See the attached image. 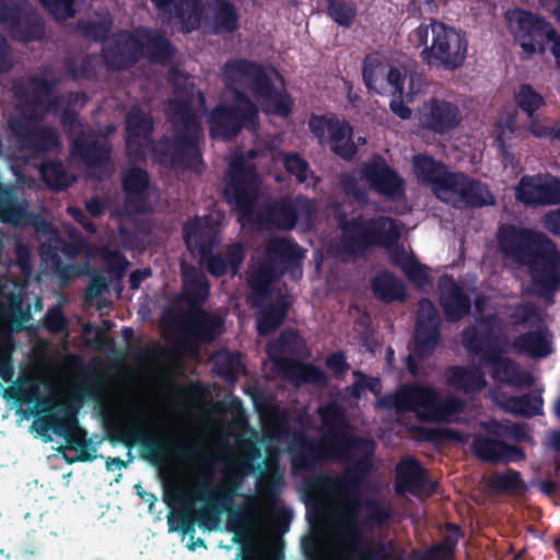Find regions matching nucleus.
Instances as JSON below:
<instances>
[{"label": "nucleus", "instance_id": "obj_1", "mask_svg": "<svg viewBox=\"0 0 560 560\" xmlns=\"http://www.w3.org/2000/svg\"><path fill=\"white\" fill-rule=\"evenodd\" d=\"M166 119L171 136L152 138L153 119L138 107H132L126 116L125 144L131 162H144L148 148H151L155 163L164 167L197 168L202 164L200 141L203 129L192 104L188 101L172 100L166 107Z\"/></svg>", "mask_w": 560, "mask_h": 560}, {"label": "nucleus", "instance_id": "obj_2", "mask_svg": "<svg viewBox=\"0 0 560 560\" xmlns=\"http://www.w3.org/2000/svg\"><path fill=\"white\" fill-rule=\"evenodd\" d=\"M318 415L325 428L323 440H315L304 431L292 433L288 451L294 470H313L326 459L350 462L352 451L361 450L368 444L363 438L345 431L348 420L343 408L338 404L320 407Z\"/></svg>", "mask_w": 560, "mask_h": 560}, {"label": "nucleus", "instance_id": "obj_3", "mask_svg": "<svg viewBox=\"0 0 560 560\" xmlns=\"http://www.w3.org/2000/svg\"><path fill=\"white\" fill-rule=\"evenodd\" d=\"M408 42L415 48H422L420 58L430 68L455 71L467 58L466 33L433 19L430 24L421 23L412 30Z\"/></svg>", "mask_w": 560, "mask_h": 560}, {"label": "nucleus", "instance_id": "obj_4", "mask_svg": "<svg viewBox=\"0 0 560 560\" xmlns=\"http://www.w3.org/2000/svg\"><path fill=\"white\" fill-rule=\"evenodd\" d=\"M479 326L468 325L462 331V346L469 355L478 358L480 365L490 368V376L509 385L530 384L529 373L521 370L511 358L504 357L505 349L500 343L489 317H482Z\"/></svg>", "mask_w": 560, "mask_h": 560}, {"label": "nucleus", "instance_id": "obj_5", "mask_svg": "<svg viewBox=\"0 0 560 560\" xmlns=\"http://www.w3.org/2000/svg\"><path fill=\"white\" fill-rule=\"evenodd\" d=\"M183 230L187 248L198 252L200 262L211 276L221 278L228 273L232 277L240 273L247 255V247L243 242L229 244L223 253L213 254V249L221 242L220 229L214 222L196 217Z\"/></svg>", "mask_w": 560, "mask_h": 560}, {"label": "nucleus", "instance_id": "obj_6", "mask_svg": "<svg viewBox=\"0 0 560 560\" xmlns=\"http://www.w3.org/2000/svg\"><path fill=\"white\" fill-rule=\"evenodd\" d=\"M183 300L190 307L188 320L183 322L180 342L190 347L196 342L211 343L223 329V319L211 314L202 305L210 295V282L202 271L195 267L183 270Z\"/></svg>", "mask_w": 560, "mask_h": 560}, {"label": "nucleus", "instance_id": "obj_7", "mask_svg": "<svg viewBox=\"0 0 560 560\" xmlns=\"http://www.w3.org/2000/svg\"><path fill=\"white\" fill-rule=\"evenodd\" d=\"M340 229V250L352 258L364 257L374 247H389L400 238V230L395 219L380 215L364 219L358 215L348 219L341 214L338 219Z\"/></svg>", "mask_w": 560, "mask_h": 560}, {"label": "nucleus", "instance_id": "obj_8", "mask_svg": "<svg viewBox=\"0 0 560 560\" xmlns=\"http://www.w3.org/2000/svg\"><path fill=\"white\" fill-rule=\"evenodd\" d=\"M226 81L236 83L245 79L250 84L254 96L261 103L266 114L288 117L293 109L291 96L279 91L265 68L248 59H233L224 63L222 68Z\"/></svg>", "mask_w": 560, "mask_h": 560}, {"label": "nucleus", "instance_id": "obj_9", "mask_svg": "<svg viewBox=\"0 0 560 560\" xmlns=\"http://www.w3.org/2000/svg\"><path fill=\"white\" fill-rule=\"evenodd\" d=\"M383 405L399 412H417L425 421H447L463 410L459 398L448 397L441 400L439 393L427 385L408 384L395 395L383 398Z\"/></svg>", "mask_w": 560, "mask_h": 560}, {"label": "nucleus", "instance_id": "obj_10", "mask_svg": "<svg viewBox=\"0 0 560 560\" xmlns=\"http://www.w3.org/2000/svg\"><path fill=\"white\" fill-rule=\"evenodd\" d=\"M306 343L303 337L294 329L281 331L277 340L269 345L268 354L273 365L283 377L296 385L317 384L327 382L325 372L315 364L304 363L285 355L302 357L306 352Z\"/></svg>", "mask_w": 560, "mask_h": 560}, {"label": "nucleus", "instance_id": "obj_11", "mask_svg": "<svg viewBox=\"0 0 560 560\" xmlns=\"http://www.w3.org/2000/svg\"><path fill=\"white\" fill-rule=\"evenodd\" d=\"M209 135L214 140L230 141L245 128L256 130L259 127V112L256 104L244 93H235L234 104L215 105L208 117Z\"/></svg>", "mask_w": 560, "mask_h": 560}, {"label": "nucleus", "instance_id": "obj_12", "mask_svg": "<svg viewBox=\"0 0 560 560\" xmlns=\"http://www.w3.org/2000/svg\"><path fill=\"white\" fill-rule=\"evenodd\" d=\"M259 174L253 163L243 156L230 162L223 196L240 219H252L259 196Z\"/></svg>", "mask_w": 560, "mask_h": 560}, {"label": "nucleus", "instance_id": "obj_13", "mask_svg": "<svg viewBox=\"0 0 560 560\" xmlns=\"http://www.w3.org/2000/svg\"><path fill=\"white\" fill-rule=\"evenodd\" d=\"M364 440L368 444H364L363 448L359 450L364 452L362 457L353 460L342 475L337 477L324 475L316 477L314 487L329 489L346 499L353 508H359L361 504V488L373 469L372 455L374 453V442L368 439Z\"/></svg>", "mask_w": 560, "mask_h": 560}, {"label": "nucleus", "instance_id": "obj_14", "mask_svg": "<svg viewBox=\"0 0 560 560\" xmlns=\"http://www.w3.org/2000/svg\"><path fill=\"white\" fill-rule=\"evenodd\" d=\"M0 25L20 43L42 40L46 25L27 0H0Z\"/></svg>", "mask_w": 560, "mask_h": 560}, {"label": "nucleus", "instance_id": "obj_15", "mask_svg": "<svg viewBox=\"0 0 560 560\" xmlns=\"http://www.w3.org/2000/svg\"><path fill=\"white\" fill-rule=\"evenodd\" d=\"M307 125L320 147H328L335 155L345 161H351L357 155L353 128L347 120L335 114H312Z\"/></svg>", "mask_w": 560, "mask_h": 560}, {"label": "nucleus", "instance_id": "obj_16", "mask_svg": "<svg viewBox=\"0 0 560 560\" xmlns=\"http://www.w3.org/2000/svg\"><path fill=\"white\" fill-rule=\"evenodd\" d=\"M509 28L527 54H544L555 26L544 16L524 9H514L505 14Z\"/></svg>", "mask_w": 560, "mask_h": 560}, {"label": "nucleus", "instance_id": "obj_17", "mask_svg": "<svg viewBox=\"0 0 560 560\" xmlns=\"http://www.w3.org/2000/svg\"><path fill=\"white\" fill-rule=\"evenodd\" d=\"M118 439L128 446L140 444L147 457L154 463L165 462L170 457L191 462L201 452V445L198 442L177 443L171 446L162 439L143 433L136 424L122 427L119 430Z\"/></svg>", "mask_w": 560, "mask_h": 560}, {"label": "nucleus", "instance_id": "obj_18", "mask_svg": "<svg viewBox=\"0 0 560 560\" xmlns=\"http://www.w3.org/2000/svg\"><path fill=\"white\" fill-rule=\"evenodd\" d=\"M498 243L505 257L524 266L537 258L539 250L546 245H552V241L544 233L514 224H503L499 228Z\"/></svg>", "mask_w": 560, "mask_h": 560}, {"label": "nucleus", "instance_id": "obj_19", "mask_svg": "<svg viewBox=\"0 0 560 560\" xmlns=\"http://www.w3.org/2000/svg\"><path fill=\"white\" fill-rule=\"evenodd\" d=\"M212 474L203 477L199 485V499L206 505L198 511L199 527L213 528L219 522L221 513H229L235 509L234 499L237 495L238 481L226 479L217 487H211Z\"/></svg>", "mask_w": 560, "mask_h": 560}, {"label": "nucleus", "instance_id": "obj_20", "mask_svg": "<svg viewBox=\"0 0 560 560\" xmlns=\"http://www.w3.org/2000/svg\"><path fill=\"white\" fill-rule=\"evenodd\" d=\"M79 407L72 402L47 404L45 413L39 418L42 430H51L57 436L63 438L70 448L83 447L91 440L86 439L85 431L79 427Z\"/></svg>", "mask_w": 560, "mask_h": 560}, {"label": "nucleus", "instance_id": "obj_21", "mask_svg": "<svg viewBox=\"0 0 560 560\" xmlns=\"http://www.w3.org/2000/svg\"><path fill=\"white\" fill-rule=\"evenodd\" d=\"M441 341V319L439 312L430 299L419 301L417 323L409 351L420 361L429 359Z\"/></svg>", "mask_w": 560, "mask_h": 560}, {"label": "nucleus", "instance_id": "obj_22", "mask_svg": "<svg viewBox=\"0 0 560 560\" xmlns=\"http://www.w3.org/2000/svg\"><path fill=\"white\" fill-rule=\"evenodd\" d=\"M418 120L421 129L444 137L462 125L463 113L458 104L432 96L419 107Z\"/></svg>", "mask_w": 560, "mask_h": 560}, {"label": "nucleus", "instance_id": "obj_23", "mask_svg": "<svg viewBox=\"0 0 560 560\" xmlns=\"http://www.w3.org/2000/svg\"><path fill=\"white\" fill-rule=\"evenodd\" d=\"M446 185L444 194L450 195L454 208L476 209L495 203V197L489 187L481 180L470 177L465 173L455 172Z\"/></svg>", "mask_w": 560, "mask_h": 560}, {"label": "nucleus", "instance_id": "obj_24", "mask_svg": "<svg viewBox=\"0 0 560 560\" xmlns=\"http://www.w3.org/2000/svg\"><path fill=\"white\" fill-rule=\"evenodd\" d=\"M535 292L544 299H551L560 290V250L555 243L539 250L537 258L527 265Z\"/></svg>", "mask_w": 560, "mask_h": 560}, {"label": "nucleus", "instance_id": "obj_25", "mask_svg": "<svg viewBox=\"0 0 560 560\" xmlns=\"http://www.w3.org/2000/svg\"><path fill=\"white\" fill-rule=\"evenodd\" d=\"M102 57L105 66L114 71L128 70L137 65L144 57L139 28L136 32H117L102 48Z\"/></svg>", "mask_w": 560, "mask_h": 560}, {"label": "nucleus", "instance_id": "obj_26", "mask_svg": "<svg viewBox=\"0 0 560 560\" xmlns=\"http://www.w3.org/2000/svg\"><path fill=\"white\" fill-rule=\"evenodd\" d=\"M360 175L373 191L389 200H399L405 196L404 178L380 155L365 162L360 170Z\"/></svg>", "mask_w": 560, "mask_h": 560}, {"label": "nucleus", "instance_id": "obj_27", "mask_svg": "<svg viewBox=\"0 0 560 560\" xmlns=\"http://www.w3.org/2000/svg\"><path fill=\"white\" fill-rule=\"evenodd\" d=\"M10 128L21 147L25 150L44 153L59 145V135L50 127L38 126L31 116H19L10 119Z\"/></svg>", "mask_w": 560, "mask_h": 560}, {"label": "nucleus", "instance_id": "obj_28", "mask_svg": "<svg viewBox=\"0 0 560 560\" xmlns=\"http://www.w3.org/2000/svg\"><path fill=\"white\" fill-rule=\"evenodd\" d=\"M305 252L289 237H273L265 247V259L272 265L282 277L289 272L293 280H300L303 275Z\"/></svg>", "mask_w": 560, "mask_h": 560}, {"label": "nucleus", "instance_id": "obj_29", "mask_svg": "<svg viewBox=\"0 0 560 560\" xmlns=\"http://www.w3.org/2000/svg\"><path fill=\"white\" fill-rule=\"evenodd\" d=\"M70 153L90 170H102L112 165L113 145L109 140H100L94 132L80 130L70 141Z\"/></svg>", "mask_w": 560, "mask_h": 560}, {"label": "nucleus", "instance_id": "obj_30", "mask_svg": "<svg viewBox=\"0 0 560 560\" xmlns=\"http://www.w3.org/2000/svg\"><path fill=\"white\" fill-rule=\"evenodd\" d=\"M439 302L448 322H457L470 313L469 295L453 276L443 275L438 282Z\"/></svg>", "mask_w": 560, "mask_h": 560}, {"label": "nucleus", "instance_id": "obj_31", "mask_svg": "<svg viewBox=\"0 0 560 560\" xmlns=\"http://www.w3.org/2000/svg\"><path fill=\"white\" fill-rule=\"evenodd\" d=\"M310 210L313 203L307 198H296L295 201L288 197L276 199L268 203L262 212L264 220L268 225L278 230H292L298 222L299 208Z\"/></svg>", "mask_w": 560, "mask_h": 560}, {"label": "nucleus", "instance_id": "obj_32", "mask_svg": "<svg viewBox=\"0 0 560 560\" xmlns=\"http://www.w3.org/2000/svg\"><path fill=\"white\" fill-rule=\"evenodd\" d=\"M472 450L480 460L491 464L500 462L505 464L517 463L526 457L522 447L488 436L475 439Z\"/></svg>", "mask_w": 560, "mask_h": 560}, {"label": "nucleus", "instance_id": "obj_33", "mask_svg": "<svg viewBox=\"0 0 560 560\" xmlns=\"http://www.w3.org/2000/svg\"><path fill=\"white\" fill-rule=\"evenodd\" d=\"M412 167L417 178L423 184L432 185L439 197L440 192H444L447 187L446 183H450L452 174L455 173L450 172L443 161L427 153L413 155Z\"/></svg>", "mask_w": 560, "mask_h": 560}, {"label": "nucleus", "instance_id": "obj_34", "mask_svg": "<svg viewBox=\"0 0 560 560\" xmlns=\"http://www.w3.org/2000/svg\"><path fill=\"white\" fill-rule=\"evenodd\" d=\"M206 10V22L213 34H232L240 27L237 9L230 0H209Z\"/></svg>", "mask_w": 560, "mask_h": 560}, {"label": "nucleus", "instance_id": "obj_35", "mask_svg": "<svg viewBox=\"0 0 560 560\" xmlns=\"http://www.w3.org/2000/svg\"><path fill=\"white\" fill-rule=\"evenodd\" d=\"M482 365H452L445 370V384L457 392L474 394L487 386Z\"/></svg>", "mask_w": 560, "mask_h": 560}, {"label": "nucleus", "instance_id": "obj_36", "mask_svg": "<svg viewBox=\"0 0 560 560\" xmlns=\"http://www.w3.org/2000/svg\"><path fill=\"white\" fill-rule=\"evenodd\" d=\"M141 50L144 57L153 65L166 66L176 54L172 42L160 31L140 27Z\"/></svg>", "mask_w": 560, "mask_h": 560}, {"label": "nucleus", "instance_id": "obj_37", "mask_svg": "<svg viewBox=\"0 0 560 560\" xmlns=\"http://www.w3.org/2000/svg\"><path fill=\"white\" fill-rule=\"evenodd\" d=\"M121 186L126 194V206L136 213L145 212L144 191L149 187V174L145 170L132 166L122 176Z\"/></svg>", "mask_w": 560, "mask_h": 560}, {"label": "nucleus", "instance_id": "obj_38", "mask_svg": "<svg viewBox=\"0 0 560 560\" xmlns=\"http://www.w3.org/2000/svg\"><path fill=\"white\" fill-rule=\"evenodd\" d=\"M371 290L374 298L385 304L407 299L405 283L389 270L381 271L372 279Z\"/></svg>", "mask_w": 560, "mask_h": 560}, {"label": "nucleus", "instance_id": "obj_39", "mask_svg": "<svg viewBox=\"0 0 560 560\" xmlns=\"http://www.w3.org/2000/svg\"><path fill=\"white\" fill-rule=\"evenodd\" d=\"M280 278H282V275L264 258L248 277V285L252 290V304L259 305L261 301L269 299L272 283Z\"/></svg>", "mask_w": 560, "mask_h": 560}, {"label": "nucleus", "instance_id": "obj_40", "mask_svg": "<svg viewBox=\"0 0 560 560\" xmlns=\"http://www.w3.org/2000/svg\"><path fill=\"white\" fill-rule=\"evenodd\" d=\"M427 483V477L421 463L415 457L402 459L396 467L395 490L397 493L420 489Z\"/></svg>", "mask_w": 560, "mask_h": 560}, {"label": "nucleus", "instance_id": "obj_41", "mask_svg": "<svg viewBox=\"0 0 560 560\" xmlns=\"http://www.w3.org/2000/svg\"><path fill=\"white\" fill-rule=\"evenodd\" d=\"M512 349L521 355L545 358L551 353V343L542 329L530 330L518 335L512 341Z\"/></svg>", "mask_w": 560, "mask_h": 560}, {"label": "nucleus", "instance_id": "obj_42", "mask_svg": "<svg viewBox=\"0 0 560 560\" xmlns=\"http://www.w3.org/2000/svg\"><path fill=\"white\" fill-rule=\"evenodd\" d=\"M203 5L201 0H174L166 11L171 19L177 20L185 32L198 30L201 24Z\"/></svg>", "mask_w": 560, "mask_h": 560}, {"label": "nucleus", "instance_id": "obj_43", "mask_svg": "<svg viewBox=\"0 0 560 560\" xmlns=\"http://www.w3.org/2000/svg\"><path fill=\"white\" fill-rule=\"evenodd\" d=\"M255 515L250 508L240 506L228 513L226 529L234 534L235 544H246L253 539Z\"/></svg>", "mask_w": 560, "mask_h": 560}, {"label": "nucleus", "instance_id": "obj_44", "mask_svg": "<svg viewBox=\"0 0 560 560\" xmlns=\"http://www.w3.org/2000/svg\"><path fill=\"white\" fill-rule=\"evenodd\" d=\"M291 303L285 296H279L277 300L262 308L257 316V332L260 336H267L278 329L284 322Z\"/></svg>", "mask_w": 560, "mask_h": 560}, {"label": "nucleus", "instance_id": "obj_45", "mask_svg": "<svg viewBox=\"0 0 560 560\" xmlns=\"http://www.w3.org/2000/svg\"><path fill=\"white\" fill-rule=\"evenodd\" d=\"M30 217L25 205L18 202L13 189L0 184V222L21 224Z\"/></svg>", "mask_w": 560, "mask_h": 560}, {"label": "nucleus", "instance_id": "obj_46", "mask_svg": "<svg viewBox=\"0 0 560 560\" xmlns=\"http://www.w3.org/2000/svg\"><path fill=\"white\" fill-rule=\"evenodd\" d=\"M386 71V66L377 57L369 55L364 58L362 78L369 91L385 94Z\"/></svg>", "mask_w": 560, "mask_h": 560}, {"label": "nucleus", "instance_id": "obj_47", "mask_svg": "<svg viewBox=\"0 0 560 560\" xmlns=\"http://www.w3.org/2000/svg\"><path fill=\"white\" fill-rule=\"evenodd\" d=\"M31 83L33 90L19 85L15 86L14 95L18 100L23 101L28 106L39 107L43 105L42 95H49L52 93L55 82L44 77H32Z\"/></svg>", "mask_w": 560, "mask_h": 560}, {"label": "nucleus", "instance_id": "obj_48", "mask_svg": "<svg viewBox=\"0 0 560 560\" xmlns=\"http://www.w3.org/2000/svg\"><path fill=\"white\" fill-rule=\"evenodd\" d=\"M515 198L525 206H544V182L539 177L523 176L515 187Z\"/></svg>", "mask_w": 560, "mask_h": 560}, {"label": "nucleus", "instance_id": "obj_49", "mask_svg": "<svg viewBox=\"0 0 560 560\" xmlns=\"http://www.w3.org/2000/svg\"><path fill=\"white\" fill-rule=\"evenodd\" d=\"M39 173L46 186L55 191H62L71 186L68 172L61 161L55 160L42 163Z\"/></svg>", "mask_w": 560, "mask_h": 560}, {"label": "nucleus", "instance_id": "obj_50", "mask_svg": "<svg viewBox=\"0 0 560 560\" xmlns=\"http://www.w3.org/2000/svg\"><path fill=\"white\" fill-rule=\"evenodd\" d=\"M487 486L491 492L500 494L523 491L526 488L521 472L512 468L490 477L487 481Z\"/></svg>", "mask_w": 560, "mask_h": 560}, {"label": "nucleus", "instance_id": "obj_51", "mask_svg": "<svg viewBox=\"0 0 560 560\" xmlns=\"http://www.w3.org/2000/svg\"><path fill=\"white\" fill-rule=\"evenodd\" d=\"M542 406L544 399L538 393H528L510 399L511 411L525 418L542 415Z\"/></svg>", "mask_w": 560, "mask_h": 560}, {"label": "nucleus", "instance_id": "obj_52", "mask_svg": "<svg viewBox=\"0 0 560 560\" xmlns=\"http://www.w3.org/2000/svg\"><path fill=\"white\" fill-rule=\"evenodd\" d=\"M348 526L351 530V539L352 545L350 546V551L354 553H359L361 556L360 560H383L384 552L383 549L372 550L365 548V542L360 533V526L358 522L357 512H352L348 518Z\"/></svg>", "mask_w": 560, "mask_h": 560}, {"label": "nucleus", "instance_id": "obj_53", "mask_svg": "<svg viewBox=\"0 0 560 560\" xmlns=\"http://www.w3.org/2000/svg\"><path fill=\"white\" fill-rule=\"evenodd\" d=\"M514 101L528 118H533L536 112L546 104L544 96L536 92L528 83H523L518 86Z\"/></svg>", "mask_w": 560, "mask_h": 560}, {"label": "nucleus", "instance_id": "obj_54", "mask_svg": "<svg viewBox=\"0 0 560 560\" xmlns=\"http://www.w3.org/2000/svg\"><path fill=\"white\" fill-rule=\"evenodd\" d=\"M326 12L328 16L342 27H350L358 14L357 5L353 1L346 0H326Z\"/></svg>", "mask_w": 560, "mask_h": 560}, {"label": "nucleus", "instance_id": "obj_55", "mask_svg": "<svg viewBox=\"0 0 560 560\" xmlns=\"http://www.w3.org/2000/svg\"><path fill=\"white\" fill-rule=\"evenodd\" d=\"M75 31L85 39L105 43L112 31V22L79 20L75 23Z\"/></svg>", "mask_w": 560, "mask_h": 560}, {"label": "nucleus", "instance_id": "obj_56", "mask_svg": "<svg viewBox=\"0 0 560 560\" xmlns=\"http://www.w3.org/2000/svg\"><path fill=\"white\" fill-rule=\"evenodd\" d=\"M514 326H533V322L540 320L539 310L534 303H518L509 315Z\"/></svg>", "mask_w": 560, "mask_h": 560}, {"label": "nucleus", "instance_id": "obj_57", "mask_svg": "<svg viewBox=\"0 0 560 560\" xmlns=\"http://www.w3.org/2000/svg\"><path fill=\"white\" fill-rule=\"evenodd\" d=\"M283 166L285 171L293 175L296 180L301 184L306 183L310 174H313L311 171L308 162L302 158L298 152H291L285 154L283 160Z\"/></svg>", "mask_w": 560, "mask_h": 560}, {"label": "nucleus", "instance_id": "obj_58", "mask_svg": "<svg viewBox=\"0 0 560 560\" xmlns=\"http://www.w3.org/2000/svg\"><path fill=\"white\" fill-rule=\"evenodd\" d=\"M63 67L73 80L90 79L95 74L94 57L91 55H85L79 65L73 58H67Z\"/></svg>", "mask_w": 560, "mask_h": 560}, {"label": "nucleus", "instance_id": "obj_59", "mask_svg": "<svg viewBox=\"0 0 560 560\" xmlns=\"http://www.w3.org/2000/svg\"><path fill=\"white\" fill-rule=\"evenodd\" d=\"M38 385L31 380L12 386L5 390V397L13 399L18 405L28 404L37 397Z\"/></svg>", "mask_w": 560, "mask_h": 560}, {"label": "nucleus", "instance_id": "obj_60", "mask_svg": "<svg viewBox=\"0 0 560 560\" xmlns=\"http://www.w3.org/2000/svg\"><path fill=\"white\" fill-rule=\"evenodd\" d=\"M39 2L57 21L71 19L75 15L74 0H39Z\"/></svg>", "mask_w": 560, "mask_h": 560}, {"label": "nucleus", "instance_id": "obj_61", "mask_svg": "<svg viewBox=\"0 0 560 560\" xmlns=\"http://www.w3.org/2000/svg\"><path fill=\"white\" fill-rule=\"evenodd\" d=\"M339 185L346 196L352 197L359 202L368 200L366 191L359 185L357 177L352 173H343L339 176Z\"/></svg>", "mask_w": 560, "mask_h": 560}, {"label": "nucleus", "instance_id": "obj_62", "mask_svg": "<svg viewBox=\"0 0 560 560\" xmlns=\"http://www.w3.org/2000/svg\"><path fill=\"white\" fill-rule=\"evenodd\" d=\"M402 272L415 285L421 288L430 282L427 267L420 264L416 258L408 260L402 266Z\"/></svg>", "mask_w": 560, "mask_h": 560}, {"label": "nucleus", "instance_id": "obj_63", "mask_svg": "<svg viewBox=\"0 0 560 560\" xmlns=\"http://www.w3.org/2000/svg\"><path fill=\"white\" fill-rule=\"evenodd\" d=\"M102 257L107 264L109 271L116 273L117 277L124 276L128 269L129 261L119 250L104 247L102 249Z\"/></svg>", "mask_w": 560, "mask_h": 560}, {"label": "nucleus", "instance_id": "obj_64", "mask_svg": "<svg viewBox=\"0 0 560 560\" xmlns=\"http://www.w3.org/2000/svg\"><path fill=\"white\" fill-rule=\"evenodd\" d=\"M238 363V355L236 353H226L219 357L215 362V372L218 375L228 381H232L236 375V365Z\"/></svg>", "mask_w": 560, "mask_h": 560}]
</instances>
